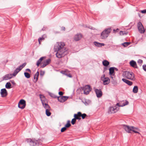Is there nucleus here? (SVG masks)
Masks as SVG:
<instances>
[{
    "label": "nucleus",
    "instance_id": "f257e3e1",
    "mask_svg": "<svg viewBox=\"0 0 146 146\" xmlns=\"http://www.w3.org/2000/svg\"><path fill=\"white\" fill-rule=\"evenodd\" d=\"M65 46V44L64 42H60L57 43V45L55 47L57 51L56 56L57 58H61L66 54L67 49Z\"/></svg>",
    "mask_w": 146,
    "mask_h": 146
},
{
    "label": "nucleus",
    "instance_id": "f03ea898",
    "mask_svg": "<svg viewBox=\"0 0 146 146\" xmlns=\"http://www.w3.org/2000/svg\"><path fill=\"white\" fill-rule=\"evenodd\" d=\"M122 75L124 77L128 79L132 80H135L134 75L132 72L128 71H124L123 72Z\"/></svg>",
    "mask_w": 146,
    "mask_h": 146
},
{
    "label": "nucleus",
    "instance_id": "7ed1b4c3",
    "mask_svg": "<svg viewBox=\"0 0 146 146\" xmlns=\"http://www.w3.org/2000/svg\"><path fill=\"white\" fill-rule=\"evenodd\" d=\"M111 31V29L110 28L106 29L103 31L101 35V38L102 39H105L107 37Z\"/></svg>",
    "mask_w": 146,
    "mask_h": 146
},
{
    "label": "nucleus",
    "instance_id": "20e7f679",
    "mask_svg": "<svg viewBox=\"0 0 146 146\" xmlns=\"http://www.w3.org/2000/svg\"><path fill=\"white\" fill-rule=\"evenodd\" d=\"M26 141L31 145L37 146L39 145V142L37 140H32L31 139H27Z\"/></svg>",
    "mask_w": 146,
    "mask_h": 146
},
{
    "label": "nucleus",
    "instance_id": "39448f33",
    "mask_svg": "<svg viewBox=\"0 0 146 146\" xmlns=\"http://www.w3.org/2000/svg\"><path fill=\"white\" fill-rule=\"evenodd\" d=\"M101 79L104 85L108 84L110 82V79L106 77L105 74L102 76Z\"/></svg>",
    "mask_w": 146,
    "mask_h": 146
},
{
    "label": "nucleus",
    "instance_id": "423d86ee",
    "mask_svg": "<svg viewBox=\"0 0 146 146\" xmlns=\"http://www.w3.org/2000/svg\"><path fill=\"white\" fill-rule=\"evenodd\" d=\"M82 89L84 90V94L86 95L88 94L91 90V88L89 85H86L84 87H82Z\"/></svg>",
    "mask_w": 146,
    "mask_h": 146
},
{
    "label": "nucleus",
    "instance_id": "0eeeda50",
    "mask_svg": "<svg viewBox=\"0 0 146 146\" xmlns=\"http://www.w3.org/2000/svg\"><path fill=\"white\" fill-rule=\"evenodd\" d=\"M26 106V102L23 99L20 100L18 104V107L21 109H24Z\"/></svg>",
    "mask_w": 146,
    "mask_h": 146
},
{
    "label": "nucleus",
    "instance_id": "6e6552de",
    "mask_svg": "<svg viewBox=\"0 0 146 146\" xmlns=\"http://www.w3.org/2000/svg\"><path fill=\"white\" fill-rule=\"evenodd\" d=\"M137 27L139 32L141 33H144L145 30L141 22H139L137 24Z\"/></svg>",
    "mask_w": 146,
    "mask_h": 146
},
{
    "label": "nucleus",
    "instance_id": "1a4fd4ad",
    "mask_svg": "<svg viewBox=\"0 0 146 146\" xmlns=\"http://www.w3.org/2000/svg\"><path fill=\"white\" fill-rule=\"evenodd\" d=\"M26 64V63H24L21 65L18 68H17L13 73V75L15 76L18 72H19L23 67H25Z\"/></svg>",
    "mask_w": 146,
    "mask_h": 146
},
{
    "label": "nucleus",
    "instance_id": "9d476101",
    "mask_svg": "<svg viewBox=\"0 0 146 146\" xmlns=\"http://www.w3.org/2000/svg\"><path fill=\"white\" fill-rule=\"evenodd\" d=\"M129 103V102L127 100H125L120 101L119 103H117L116 106L119 107H123L125 105H128Z\"/></svg>",
    "mask_w": 146,
    "mask_h": 146
},
{
    "label": "nucleus",
    "instance_id": "9b49d317",
    "mask_svg": "<svg viewBox=\"0 0 146 146\" xmlns=\"http://www.w3.org/2000/svg\"><path fill=\"white\" fill-rule=\"evenodd\" d=\"M116 106L110 107L109 109V113H114L117 112L119 110Z\"/></svg>",
    "mask_w": 146,
    "mask_h": 146
},
{
    "label": "nucleus",
    "instance_id": "f8f14e48",
    "mask_svg": "<svg viewBox=\"0 0 146 146\" xmlns=\"http://www.w3.org/2000/svg\"><path fill=\"white\" fill-rule=\"evenodd\" d=\"M0 94L1 96L4 98L6 97L7 95V92L5 88L2 89L1 90Z\"/></svg>",
    "mask_w": 146,
    "mask_h": 146
},
{
    "label": "nucleus",
    "instance_id": "ddd939ff",
    "mask_svg": "<svg viewBox=\"0 0 146 146\" xmlns=\"http://www.w3.org/2000/svg\"><path fill=\"white\" fill-rule=\"evenodd\" d=\"M133 126H130L127 125H124L123 128L125 131L128 133H130V131L133 129Z\"/></svg>",
    "mask_w": 146,
    "mask_h": 146
},
{
    "label": "nucleus",
    "instance_id": "4468645a",
    "mask_svg": "<svg viewBox=\"0 0 146 146\" xmlns=\"http://www.w3.org/2000/svg\"><path fill=\"white\" fill-rule=\"evenodd\" d=\"M82 35L81 34H78L75 35L74 39L76 41L80 40L82 38Z\"/></svg>",
    "mask_w": 146,
    "mask_h": 146
},
{
    "label": "nucleus",
    "instance_id": "2eb2a0df",
    "mask_svg": "<svg viewBox=\"0 0 146 146\" xmlns=\"http://www.w3.org/2000/svg\"><path fill=\"white\" fill-rule=\"evenodd\" d=\"M95 91L97 96L98 98H100L102 96V92L100 89H96L95 90Z\"/></svg>",
    "mask_w": 146,
    "mask_h": 146
},
{
    "label": "nucleus",
    "instance_id": "dca6fc26",
    "mask_svg": "<svg viewBox=\"0 0 146 146\" xmlns=\"http://www.w3.org/2000/svg\"><path fill=\"white\" fill-rule=\"evenodd\" d=\"M68 97L65 96H62L58 97V100L60 102H64L66 101Z\"/></svg>",
    "mask_w": 146,
    "mask_h": 146
},
{
    "label": "nucleus",
    "instance_id": "f3484780",
    "mask_svg": "<svg viewBox=\"0 0 146 146\" xmlns=\"http://www.w3.org/2000/svg\"><path fill=\"white\" fill-rule=\"evenodd\" d=\"M13 77V75L11 74H9L5 75L3 77V80H6L11 79Z\"/></svg>",
    "mask_w": 146,
    "mask_h": 146
},
{
    "label": "nucleus",
    "instance_id": "a211bd4d",
    "mask_svg": "<svg viewBox=\"0 0 146 146\" xmlns=\"http://www.w3.org/2000/svg\"><path fill=\"white\" fill-rule=\"evenodd\" d=\"M74 116L76 119L80 120L81 119V118H80L81 112H78L77 113L74 114Z\"/></svg>",
    "mask_w": 146,
    "mask_h": 146
},
{
    "label": "nucleus",
    "instance_id": "6ab92c4d",
    "mask_svg": "<svg viewBox=\"0 0 146 146\" xmlns=\"http://www.w3.org/2000/svg\"><path fill=\"white\" fill-rule=\"evenodd\" d=\"M130 64L132 67L135 68H137V65L135 61L134 60H132L131 61L129 62Z\"/></svg>",
    "mask_w": 146,
    "mask_h": 146
},
{
    "label": "nucleus",
    "instance_id": "aec40b11",
    "mask_svg": "<svg viewBox=\"0 0 146 146\" xmlns=\"http://www.w3.org/2000/svg\"><path fill=\"white\" fill-rule=\"evenodd\" d=\"M50 61L51 60L50 59H48L46 60L44 62L43 64L41 66V67L42 68H44L47 65L49 64L50 63Z\"/></svg>",
    "mask_w": 146,
    "mask_h": 146
},
{
    "label": "nucleus",
    "instance_id": "412c9836",
    "mask_svg": "<svg viewBox=\"0 0 146 146\" xmlns=\"http://www.w3.org/2000/svg\"><path fill=\"white\" fill-rule=\"evenodd\" d=\"M46 38V36L45 35H43L41 37H40L38 38V40L39 44H41V42L43 41Z\"/></svg>",
    "mask_w": 146,
    "mask_h": 146
},
{
    "label": "nucleus",
    "instance_id": "4be33fe9",
    "mask_svg": "<svg viewBox=\"0 0 146 146\" xmlns=\"http://www.w3.org/2000/svg\"><path fill=\"white\" fill-rule=\"evenodd\" d=\"M122 80L123 82L125 83L129 86H131L133 84V82H132L127 80L123 78Z\"/></svg>",
    "mask_w": 146,
    "mask_h": 146
},
{
    "label": "nucleus",
    "instance_id": "5701e85b",
    "mask_svg": "<svg viewBox=\"0 0 146 146\" xmlns=\"http://www.w3.org/2000/svg\"><path fill=\"white\" fill-rule=\"evenodd\" d=\"M40 97L42 104L46 103V100L43 96L40 95Z\"/></svg>",
    "mask_w": 146,
    "mask_h": 146
},
{
    "label": "nucleus",
    "instance_id": "b1692460",
    "mask_svg": "<svg viewBox=\"0 0 146 146\" xmlns=\"http://www.w3.org/2000/svg\"><path fill=\"white\" fill-rule=\"evenodd\" d=\"M39 73L38 72H37L35 74L34 77V82H36L38 79V76L39 75Z\"/></svg>",
    "mask_w": 146,
    "mask_h": 146
},
{
    "label": "nucleus",
    "instance_id": "393cba45",
    "mask_svg": "<svg viewBox=\"0 0 146 146\" xmlns=\"http://www.w3.org/2000/svg\"><path fill=\"white\" fill-rule=\"evenodd\" d=\"M45 58V57H42L39 59L37 61V62L36 65L37 66H39L42 61Z\"/></svg>",
    "mask_w": 146,
    "mask_h": 146
},
{
    "label": "nucleus",
    "instance_id": "a878e982",
    "mask_svg": "<svg viewBox=\"0 0 146 146\" xmlns=\"http://www.w3.org/2000/svg\"><path fill=\"white\" fill-rule=\"evenodd\" d=\"M42 105L46 110H50V107L46 103H44V104Z\"/></svg>",
    "mask_w": 146,
    "mask_h": 146
},
{
    "label": "nucleus",
    "instance_id": "bb28decb",
    "mask_svg": "<svg viewBox=\"0 0 146 146\" xmlns=\"http://www.w3.org/2000/svg\"><path fill=\"white\" fill-rule=\"evenodd\" d=\"M133 129H132V131H133L135 133H137L138 134H140L139 133V129L135 127H133Z\"/></svg>",
    "mask_w": 146,
    "mask_h": 146
},
{
    "label": "nucleus",
    "instance_id": "cd10ccee",
    "mask_svg": "<svg viewBox=\"0 0 146 146\" xmlns=\"http://www.w3.org/2000/svg\"><path fill=\"white\" fill-rule=\"evenodd\" d=\"M109 62L106 60H104L102 62V64L103 65L105 66H108L109 64Z\"/></svg>",
    "mask_w": 146,
    "mask_h": 146
},
{
    "label": "nucleus",
    "instance_id": "c85d7f7f",
    "mask_svg": "<svg viewBox=\"0 0 146 146\" xmlns=\"http://www.w3.org/2000/svg\"><path fill=\"white\" fill-rule=\"evenodd\" d=\"M94 44L96 46L100 47V46H104L105 44L104 43H100L99 42H94Z\"/></svg>",
    "mask_w": 146,
    "mask_h": 146
},
{
    "label": "nucleus",
    "instance_id": "c756f323",
    "mask_svg": "<svg viewBox=\"0 0 146 146\" xmlns=\"http://www.w3.org/2000/svg\"><path fill=\"white\" fill-rule=\"evenodd\" d=\"M114 67H111L109 69V73L110 75L112 74L114 72Z\"/></svg>",
    "mask_w": 146,
    "mask_h": 146
},
{
    "label": "nucleus",
    "instance_id": "7c9ffc66",
    "mask_svg": "<svg viewBox=\"0 0 146 146\" xmlns=\"http://www.w3.org/2000/svg\"><path fill=\"white\" fill-rule=\"evenodd\" d=\"M138 88L137 86H135L133 89V92L134 93H136L137 92Z\"/></svg>",
    "mask_w": 146,
    "mask_h": 146
},
{
    "label": "nucleus",
    "instance_id": "2f4dec72",
    "mask_svg": "<svg viewBox=\"0 0 146 146\" xmlns=\"http://www.w3.org/2000/svg\"><path fill=\"white\" fill-rule=\"evenodd\" d=\"M111 82L114 86H116L117 84V82L116 79H115L111 80Z\"/></svg>",
    "mask_w": 146,
    "mask_h": 146
},
{
    "label": "nucleus",
    "instance_id": "473e14b6",
    "mask_svg": "<svg viewBox=\"0 0 146 146\" xmlns=\"http://www.w3.org/2000/svg\"><path fill=\"white\" fill-rule=\"evenodd\" d=\"M11 84L9 82L6 83L5 85V87L7 89H9L11 88Z\"/></svg>",
    "mask_w": 146,
    "mask_h": 146
},
{
    "label": "nucleus",
    "instance_id": "72a5a7b5",
    "mask_svg": "<svg viewBox=\"0 0 146 146\" xmlns=\"http://www.w3.org/2000/svg\"><path fill=\"white\" fill-rule=\"evenodd\" d=\"M71 125L70 121L69 120H68L67 121V123L65 125V127L66 128H68Z\"/></svg>",
    "mask_w": 146,
    "mask_h": 146
},
{
    "label": "nucleus",
    "instance_id": "f704fd0d",
    "mask_svg": "<svg viewBox=\"0 0 146 146\" xmlns=\"http://www.w3.org/2000/svg\"><path fill=\"white\" fill-rule=\"evenodd\" d=\"M24 75L27 78H29L30 77V74L28 72H25Z\"/></svg>",
    "mask_w": 146,
    "mask_h": 146
},
{
    "label": "nucleus",
    "instance_id": "c9c22d12",
    "mask_svg": "<svg viewBox=\"0 0 146 146\" xmlns=\"http://www.w3.org/2000/svg\"><path fill=\"white\" fill-rule=\"evenodd\" d=\"M130 44V42H125L123 43L122 44L124 47H126L129 45Z\"/></svg>",
    "mask_w": 146,
    "mask_h": 146
},
{
    "label": "nucleus",
    "instance_id": "e433bc0d",
    "mask_svg": "<svg viewBox=\"0 0 146 146\" xmlns=\"http://www.w3.org/2000/svg\"><path fill=\"white\" fill-rule=\"evenodd\" d=\"M50 110H46V114L47 116H49L51 114V113L49 111Z\"/></svg>",
    "mask_w": 146,
    "mask_h": 146
},
{
    "label": "nucleus",
    "instance_id": "4c0bfd02",
    "mask_svg": "<svg viewBox=\"0 0 146 146\" xmlns=\"http://www.w3.org/2000/svg\"><path fill=\"white\" fill-rule=\"evenodd\" d=\"M86 116H87V115L86 114H82V113L81 112V117H82V118L83 119H84Z\"/></svg>",
    "mask_w": 146,
    "mask_h": 146
},
{
    "label": "nucleus",
    "instance_id": "58836bf2",
    "mask_svg": "<svg viewBox=\"0 0 146 146\" xmlns=\"http://www.w3.org/2000/svg\"><path fill=\"white\" fill-rule=\"evenodd\" d=\"M143 62V60L141 59H139L137 61V63L140 66H141V65Z\"/></svg>",
    "mask_w": 146,
    "mask_h": 146
},
{
    "label": "nucleus",
    "instance_id": "ea45409f",
    "mask_svg": "<svg viewBox=\"0 0 146 146\" xmlns=\"http://www.w3.org/2000/svg\"><path fill=\"white\" fill-rule=\"evenodd\" d=\"M76 119H75V118L72 119L71 121V123L72 125H74L76 121Z\"/></svg>",
    "mask_w": 146,
    "mask_h": 146
},
{
    "label": "nucleus",
    "instance_id": "a19ab883",
    "mask_svg": "<svg viewBox=\"0 0 146 146\" xmlns=\"http://www.w3.org/2000/svg\"><path fill=\"white\" fill-rule=\"evenodd\" d=\"M119 33L120 35H123L124 34L127 35V33H125V32L123 31H120Z\"/></svg>",
    "mask_w": 146,
    "mask_h": 146
},
{
    "label": "nucleus",
    "instance_id": "79ce46f5",
    "mask_svg": "<svg viewBox=\"0 0 146 146\" xmlns=\"http://www.w3.org/2000/svg\"><path fill=\"white\" fill-rule=\"evenodd\" d=\"M67 129V128L65 127L62 128L61 130V132H63L65 131Z\"/></svg>",
    "mask_w": 146,
    "mask_h": 146
},
{
    "label": "nucleus",
    "instance_id": "37998d69",
    "mask_svg": "<svg viewBox=\"0 0 146 146\" xmlns=\"http://www.w3.org/2000/svg\"><path fill=\"white\" fill-rule=\"evenodd\" d=\"M45 73V72L43 71H41L40 73V75L41 76H43L44 75Z\"/></svg>",
    "mask_w": 146,
    "mask_h": 146
},
{
    "label": "nucleus",
    "instance_id": "c03bdc74",
    "mask_svg": "<svg viewBox=\"0 0 146 146\" xmlns=\"http://www.w3.org/2000/svg\"><path fill=\"white\" fill-rule=\"evenodd\" d=\"M141 12L142 13H146V9L141 11Z\"/></svg>",
    "mask_w": 146,
    "mask_h": 146
},
{
    "label": "nucleus",
    "instance_id": "a18cd8bd",
    "mask_svg": "<svg viewBox=\"0 0 146 146\" xmlns=\"http://www.w3.org/2000/svg\"><path fill=\"white\" fill-rule=\"evenodd\" d=\"M143 69L145 71H146V65H143Z\"/></svg>",
    "mask_w": 146,
    "mask_h": 146
},
{
    "label": "nucleus",
    "instance_id": "49530a36",
    "mask_svg": "<svg viewBox=\"0 0 146 146\" xmlns=\"http://www.w3.org/2000/svg\"><path fill=\"white\" fill-rule=\"evenodd\" d=\"M59 94L60 96H62L63 95V93L62 92L60 91L58 93Z\"/></svg>",
    "mask_w": 146,
    "mask_h": 146
},
{
    "label": "nucleus",
    "instance_id": "de8ad7c7",
    "mask_svg": "<svg viewBox=\"0 0 146 146\" xmlns=\"http://www.w3.org/2000/svg\"><path fill=\"white\" fill-rule=\"evenodd\" d=\"M26 70L27 71L29 72H31V70L30 69H26Z\"/></svg>",
    "mask_w": 146,
    "mask_h": 146
},
{
    "label": "nucleus",
    "instance_id": "09e8293b",
    "mask_svg": "<svg viewBox=\"0 0 146 146\" xmlns=\"http://www.w3.org/2000/svg\"><path fill=\"white\" fill-rule=\"evenodd\" d=\"M66 75L67 76H68V77H69L70 78H71L72 77L71 75L70 74H68V75Z\"/></svg>",
    "mask_w": 146,
    "mask_h": 146
},
{
    "label": "nucleus",
    "instance_id": "8fccbe9b",
    "mask_svg": "<svg viewBox=\"0 0 146 146\" xmlns=\"http://www.w3.org/2000/svg\"><path fill=\"white\" fill-rule=\"evenodd\" d=\"M111 78L112 80L115 79H116L114 77H113V76H111Z\"/></svg>",
    "mask_w": 146,
    "mask_h": 146
},
{
    "label": "nucleus",
    "instance_id": "3c124183",
    "mask_svg": "<svg viewBox=\"0 0 146 146\" xmlns=\"http://www.w3.org/2000/svg\"><path fill=\"white\" fill-rule=\"evenodd\" d=\"M114 70H116V71L118 70V69L117 68H116L115 67H114Z\"/></svg>",
    "mask_w": 146,
    "mask_h": 146
},
{
    "label": "nucleus",
    "instance_id": "603ef678",
    "mask_svg": "<svg viewBox=\"0 0 146 146\" xmlns=\"http://www.w3.org/2000/svg\"><path fill=\"white\" fill-rule=\"evenodd\" d=\"M138 15L140 17H141V16H140V13H138Z\"/></svg>",
    "mask_w": 146,
    "mask_h": 146
},
{
    "label": "nucleus",
    "instance_id": "864d4df0",
    "mask_svg": "<svg viewBox=\"0 0 146 146\" xmlns=\"http://www.w3.org/2000/svg\"><path fill=\"white\" fill-rule=\"evenodd\" d=\"M116 31L115 30V29H114L113 30V31Z\"/></svg>",
    "mask_w": 146,
    "mask_h": 146
},
{
    "label": "nucleus",
    "instance_id": "5fc2aeb1",
    "mask_svg": "<svg viewBox=\"0 0 146 146\" xmlns=\"http://www.w3.org/2000/svg\"><path fill=\"white\" fill-rule=\"evenodd\" d=\"M119 30V29H117L116 30Z\"/></svg>",
    "mask_w": 146,
    "mask_h": 146
}]
</instances>
